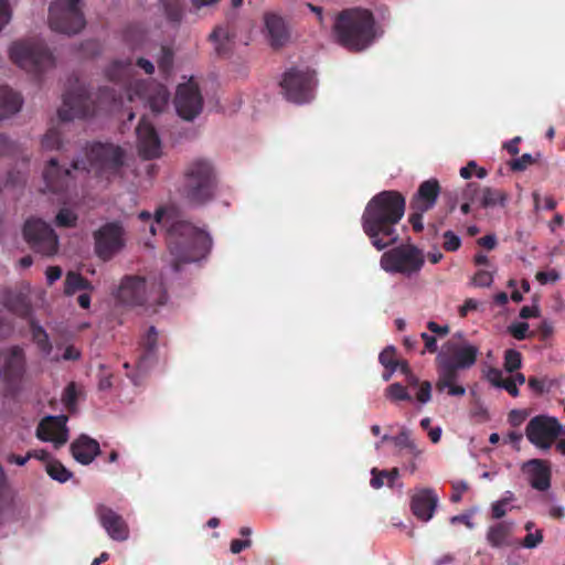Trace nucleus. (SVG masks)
I'll return each mask as SVG.
<instances>
[{"mask_svg": "<svg viewBox=\"0 0 565 565\" xmlns=\"http://www.w3.org/2000/svg\"><path fill=\"white\" fill-rule=\"evenodd\" d=\"M443 247L446 252H456L461 246V239L452 231H446L443 235Z\"/></svg>", "mask_w": 565, "mask_h": 565, "instance_id": "45", "label": "nucleus"}, {"mask_svg": "<svg viewBox=\"0 0 565 565\" xmlns=\"http://www.w3.org/2000/svg\"><path fill=\"white\" fill-rule=\"evenodd\" d=\"M124 230L118 223H107L94 233L95 252L103 260L110 259L124 247Z\"/></svg>", "mask_w": 565, "mask_h": 565, "instance_id": "18", "label": "nucleus"}, {"mask_svg": "<svg viewBox=\"0 0 565 565\" xmlns=\"http://www.w3.org/2000/svg\"><path fill=\"white\" fill-rule=\"evenodd\" d=\"M522 472L526 476L531 487L539 491H546L551 487V467L542 459H531L522 465Z\"/></svg>", "mask_w": 565, "mask_h": 565, "instance_id": "22", "label": "nucleus"}, {"mask_svg": "<svg viewBox=\"0 0 565 565\" xmlns=\"http://www.w3.org/2000/svg\"><path fill=\"white\" fill-rule=\"evenodd\" d=\"M99 452L100 448L98 441L86 435H81L71 444L72 456L82 465L90 463Z\"/></svg>", "mask_w": 565, "mask_h": 565, "instance_id": "25", "label": "nucleus"}, {"mask_svg": "<svg viewBox=\"0 0 565 565\" xmlns=\"http://www.w3.org/2000/svg\"><path fill=\"white\" fill-rule=\"evenodd\" d=\"M522 355L514 349H509L504 352V369L507 372L512 373L521 367Z\"/></svg>", "mask_w": 565, "mask_h": 565, "instance_id": "39", "label": "nucleus"}, {"mask_svg": "<svg viewBox=\"0 0 565 565\" xmlns=\"http://www.w3.org/2000/svg\"><path fill=\"white\" fill-rule=\"evenodd\" d=\"M139 154L145 159H153L161 153V142L154 127L142 117L136 128Z\"/></svg>", "mask_w": 565, "mask_h": 565, "instance_id": "20", "label": "nucleus"}, {"mask_svg": "<svg viewBox=\"0 0 565 565\" xmlns=\"http://www.w3.org/2000/svg\"><path fill=\"white\" fill-rule=\"evenodd\" d=\"M386 397L393 402L411 401L412 397L408 394L405 386L401 383L391 384L385 391Z\"/></svg>", "mask_w": 565, "mask_h": 565, "instance_id": "38", "label": "nucleus"}, {"mask_svg": "<svg viewBox=\"0 0 565 565\" xmlns=\"http://www.w3.org/2000/svg\"><path fill=\"white\" fill-rule=\"evenodd\" d=\"M426 212H419V210H411L408 221L416 233L424 230L423 216Z\"/></svg>", "mask_w": 565, "mask_h": 565, "instance_id": "52", "label": "nucleus"}, {"mask_svg": "<svg viewBox=\"0 0 565 565\" xmlns=\"http://www.w3.org/2000/svg\"><path fill=\"white\" fill-rule=\"evenodd\" d=\"M553 332H554L553 324L548 321H543L536 329V333L539 334V338L542 341H545L550 337H552Z\"/></svg>", "mask_w": 565, "mask_h": 565, "instance_id": "58", "label": "nucleus"}, {"mask_svg": "<svg viewBox=\"0 0 565 565\" xmlns=\"http://www.w3.org/2000/svg\"><path fill=\"white\" fill-rule=\"evenodd\" d=\"M533 163V157L530 153H524L520 158L511 161L510 166L513 171H523Z\"/></svg>", "mask_w": 565, "mask_h": 565, "instance_id": "50", "label": "nucleus"}, {"mask_svg": "<svg viewBox=\"0 0 565 565\" xmlns=\"http://www.w3.org/2000/svg\"><path fill=\"white\" fill-rule=\"evenodd\" d=\"M420 337L425 343L426 351L430 353L437 352V339L435 335L423 332Z\"/></svg>", "mask_w": 565, "mask_h": 565, "instance_id": "63", "label": "nucleus"}, {"mask_svg": "<svg viewBox=\"0 0 565 565\" xmlns=\"http://www.w3.org/2000/svg\"><path fill=\"white\" fill-rule=\"evenodd\" d=\"M3 305L8 310L22 318H30L32 315V306L28 297L21 292H4Z\"/></svg>", "mask_w": 565, "mask_h": 565, "instance_id": "28", "label": "nucleus"}, {"mask_svg": "<svg viewBox=\"0 0 565 565\" xmlns=\"http://www.w3.org/2000/svg\"><path fill=\"white\" fill-rule=\"evenodd\" d=\"M174 105L178 115L184 120H193L201 113L203 98L193 79L178 86Z\"/></svg>", "mask_w": 565, "mask_h": 565, "instance_id": "17", "label": "nucleus"}, {"mask_svg": "<svg viewBox=\"0 0 565 565\" xmlns=\"http://www.w3.org/2000/svg\"><path fill=\"white\" fill-rule=\"evenodd\" d=\"M438 497L433 489H419L411 498V510L420 521H429L437 508Z\"/></svg>", "mask_w": 565, "mask_h": 565, "instance_id": "24", "label": "nucleus"}, {"mask_svg": "<svg viewBox=\"0 0 565 565\" xmlns=\"http://www.w3.org/2000/svg\"><path fill=\"white\" fill-rule=\"evenodd\" d=\"M405 207L404 195L395 190L381 191L367 202L361 217L362 228L377 250L398 242L396 226L404 216Z\"/></svg>", "mask_w": 565, "mask_h": 565, "instance_id": "2", "label": "nucleus"}, {"mask_svg": "<svg viewBox=\"0 0 565 565\" xmlns=\"http://www.w3.org/2000/svg\"><path fill=\"white\" fill-rule=\"evenodd\" d=\"M24 370L25 356L23 349L15 345L0 351V382L4 384L8 393L19 387Z\"/></svg>", "mask_w": 565, "mask_h": 565, "instance_id": "15", "label": "nucleus"}, {"mask_svg": "<svg viewBox=\"0 0 565 565\" xmlns=\"http://www.w3.org/2000/svg\"><path fill=\"white\" fill-rule=\"evenodd\" d=\"M544 535L542 530H535L534 532L527 533L524 539L520 542V545L524 548L533 550L536 548L543 542Z\"/></svg>", "mask_w": 565, "mask_h": 565, "instance_id": "44", "label": "nucleus"}, {"mask_svg": "<svg viewBox=\"0 0 565 565\" xmlns=\"http://www.w3.org/2000/svg\"><path fill=\"white\" fill-rule=\"evenodd\" d=\"M30 330L32 340L39 348V350L49 355L52 352V344L49 339L46 331L33 319H30Z\"/></svg>", "mask_w": 565, "mask_h": 565, "instance_id": "32", "label": "nucleus"}, {"mask_svg": "<svg viewBox=\"0 0 565 565\" xmlns=\"http://www.w3.org/2000/svg\"><path fill=\"white\" fill-rule=\"evenodd\" d=\"M11 9L9 0H0V31L10 22Z\"/></svg>", "mask_w": 565, "mask_h": 565, "instance_id": "54", "label": "nucleus"}, {"mask_svg": "<svg viewBox=\"0 0 565 565\" xmlns=\"http://www.w3.org/2000/svg\"><path fill=\"white\" fill-rule=\"evenodd\" d=\"M444 349L445 352L436 358V390L439 393L447 392L450 396H463L466 388L458 383L459 371L468 370L476 364L479 348L467 342L459 344L448 341Z\"/></svg>", "mask_w": 565, "mask_h": 565, "instance_id": "4", "label": "nucleus"}, {"mask_svg": "<svg viewBox=\"0 0 565 565\" xmlns=\"http://www.w3.org/2000/svg\"><path fill=\"white\" fill-rule=\"evenodd\" d=\"M23 237L35 253L47 257L57 253L58 237L51 225L41 218L31 217L25 221Z\"/></svg>", "mask_w": 565, "mask_h": 565, "instance_id": "13", "label": "nucleus"}, {"mask_svg": "<svg viewBox=\"0 0 565 565\" xmlns=\"http://www.w3.org/2000/svg\"><path fill=\"white\" fill-rule=\"evenodd\" d=\"M158 343V331L156 327L151 326L148 332L140 340V348L142 353L138 359V369H142L147 360L156 352Z\"/></svg>", "mask_w": 565, "mask_h": 565, "instance_id": "30", "label": "nucleus"}, {"mask_svg": "<svg viewBox=\"0 0 565 565\" xmlns=\"http://www.w3.org/2000/svg\"><path fill=\"white\" fill-rule=\"evenodd\" d=\"M23 99L20 94L8 86H0V119H6L20 111Z\"/></svg>", "mask_w": 565, "mask_h": 565, "instance_id": "27", "label": "nucleus"}, {"mask_svg": "<svg viewBox=\"0 0 565 565\" xmlns=\"http://www.w3.org/2000/svg\"><path fill=\"white\" fill-rule=\"evenodd\" d=\"M164 214L163 209L156 211L150 232L156 234V226H167V243L172 256L171 266L174 271L180 270L181 264L198 262L210 253L212 238L206 232L183 220H177L168 224Z\"/></svg>", "mask_w": 565, "mask_h": 565, "instance_id": "3", "label": "nucleus"}, {"mask_svg": "<svg viewBox=\"0 0 565 565\" xmlns=\"http://www.w3.org/2000/svg\"><path fill=\"white\" fill-rule=\"evenodd\" d=\"M76 222L77 215L66 207L61 209L55 217V223L58 227H74Z\"/></svg>", "mask_w": 565, "mask_h": 565, "instance_id": "40", "label": "nucleus"}, {"mask_svg": "<svg viewBox=\"0 0 565 565\" xmlns=\"http://www.w3.org/2000/svg\"><path fill=\"white\" fill-rule=\"evenodd\" d=\"M9 55L14 64L35 76L55 65L52 52L39 39L13 42L10 46Z\"/></svg>", "mask_w": 565, "mask_h": 565, "instance_id": "9", "label": "nucleus"}, {"mask_svg": "<svg viewBox=\"0 0 565 565\" xmlns=\"http://www.w3.org/2000/svg\"><path fill=\"white\" fill-rule=\"evenodd\" d=\"M499 387L504 388L513 397L519 395V388L516 386L515 380L512 377L503 379Z\"/></svg>", "mask_w": 565, "mask_h": 565, "instance_id": "59", "label": "nucleus"}, {"mask_svg": "<svg viewBox=\"0 0 565 565\" xmlns=\"http://www.w3.org/2000/svg\"><path fill=\"white\" fill-rule=\"evenodd\" d=\"M481 191L478 183L469 182L462 191V199L470 202L480 201Z\"/></svg>", "mask_w": 565, "mask_h": 565, "instance_id": "47", "label": "nucleus"}, {"mask_svg": "<svg viewBox=\"0 0 565 565\" xmlns=\"http://www.w3.org/2000/svg\"><path fill=\"white\" fill-rule=\"evenodd\" d=\"M562 434V426L554 417L537 415L530 419L525 428L526 438L540 449H550Z\"/></svg>", "mask_w": 565, "mask_h": 565, "instance_id": "16", "label": "nucleus"}, {"mask_svg": "<svg viewBox=\"0 0 565 565\" xmlns=\"http://www.w3.org/2000/svg\"><path fill=\"white\" fill-rule=\"evenodd\" d=\"M534 203L536 209H545L548 211H552L556 207V201L552 196H545L543 200H541L540 195L537 193H534Z\"/></svg>", "mask_w": 565, "mask_h": 565, "instance_id": "56", "label": "nucleus"}, {"mask_svg": "<svg viewBox=\"0 0 565 565\" xmlns=\"http://www.w3.org/2000/svg\"><path fill=\"white\" fill-rule=\"evenodd\" d=\"M507 200V195L504 192L498 189L492 188H483L480 196V206L481 207H493L495 205H504Z\"/></svg>", "mask_w": 565, "mask_h": 565, "instance_id": "33", "label": "nucleus"}, {"mask_svg": "<svg viewBox=\"0 0 565 565\" xmlns=\"http://www.w3.org/2000/svg\"><path fill=\"white\" fill-rule=\"evenodd\" d=\"M478 301L472 298L466 299L463 305L459 307V316L461 318L467 317L470 311L478 309Z\"/></svg>", "mask_w": 565, "mask_h": 565, "instance_id": "62", "label": "nucleus"}, {"mask_svg": "<svg viewBox=\"0 0 565 565\" xmlns=\"http://www.w3.org/2000/svg\"><path fill=\"white\" fill-rule=\"evenodd\" d=\"M492 281V274L487 270H478L472 277V285L476 287H489Z\"/></svg>", "mask_w": 565, "mask_h": 565, "instance_id": "49", "label": "nucleus"}, {"mask_svg": "<svg viewBox=\"0 0 565 565\" xmlns=\"http://www.w3.org/2000/svg\"><path fill=\"white\" fill-rule=\"evenodd\" d=\"M125 150L114 143L93 142L84 149V154L72 160L70 167L57 159L47 161L43 179L49 191L65 193L76 186L78 174L93 173L96 178L111 181L121 175L125 166Z\"/></svg>", "mask_w": 565, "mask_h": 565, "instance_id": "1", "label": "nucleus"}, {"mask_svg": "<svg viewBox=\"0 0 565 565\" xmlns=\"http://www.w3.org/2000/svg\"><path fill=\"white\" fill-rule=\"evenodd\" d=\"M45 470L53 480L61 483H64L72 478V472L58 460H50L45 466Z\"/></svg>", "mask_w": 565, "mask_h": 565, "instance_id": "35", "label": "nucleus"}, {"mask_svg": "<svg viewBox=\"0 0 565 565\" xmlns=\"http://www.w3.org/2000/svg\"><path fill=\"white\" fill-rule=\"evenodd\" d=\"M529 324L526 322H519L509 327V332L516 340H524L527 337Z\"/></svg>", "mask_w": 565, "mask_h": 565, "instance_id": "53", "label": "nucleus"}, {"mask_svg": "<svg viewBox=\"0 0 565 565\" xmlns=\"http://www.w3.org/2000/svg\"><path fill=\"white\" fill-rule=\"evenodd\" d=\"M96 515L107 534L115 541H126L129 527L124 518L105 504L96 507Z\"/></svg>", "mask_w": 565, "mask_h": 565, "instance_id": "19", "label": "nucleus"}, {"mask_svg": "<svg viewBox=\"0 0 565 565\" xmlns=\"http://www.w3.org/2000/svg\"><path fill=\"white\" fill-rule=\"evenodd\" d=\"M61 145V132L57 128L49 129L42 138V147L45 149H60Z\"/></svg>", "mask_w": 565, "mask_h": 565, "instance_id": "42", "label": "nucleus"}, {"mask_svg": "<svg viewBox=\"0 0 565 565\" xmlns=\"http://www.w3.org/2000/svg\"><path fill=\"white\" fill-rule=\"evenodd\" d=\"M392 443L401 449H407L409 454L417 457L422 451L417 448L416 444L412 440L411 434L407 429H402L399 434L392 437Z\"/></svg>", "mask_w": 565, "mask_h": 565, "instance_id": "34", "label": "nucleus"}, {"mask_svg": "<svg viewBox=\"0 0 565 565\" xmlns=\"http://www.w3.org/2000/svg\"><path fill=\"white\" fill-rule=\"evenodd\" d=\"M92 282L79 273L68 271L64 280V294L72 296L79 290H93Z\"/></svg>", "mask_w": 565, "mask_h": 565, "instance_id": "31", "label": "nucleus"}, {"mask_svg": "<svg viewBox=\"0 0 565 565\" xmlns=\"http://www.w3.org/2000/svg\"><path fill=\"white\" fill-rule=\"evenodd\" d=\"M487 380L495 387H499L501 384L503 376L502 371L497 367H490L487 373Z\"/></svg>", "mask_w": 565, "mask_h": 565, "instance_id": "61", "label": "nucleus"}, {"mask_svg": "<svg viewBox=\"0 0 565 565\" xmlns=\"http://www.w3.org/2000/svg\"><path fill=\"white\" fill-rule=\"evenodd\" d=\"M18 146L6 134H0V156H13Z\"/></svg>", "mask_w": 565, "mask_h": 565, "instance_id": "48", "label": "nucleus"}, {"mask_svg": "<svg viewBox=\"0 0 565 565\" xmlns=\"http://www.w3.org/2000/svg\"><path fill=\"white\" fill-rule=\"evenodd\" d=\"M333 32L340 45L349 51L361 52L375 40L374 15L366 9H345L338 14Z\"/></svg>", "mask_w": 565, "mask_h": 565, "instance_id": "6", "label": "nucleus"}, {"mask_svg": "<svg viewBox=\"0 0 565 565\" xmlns=\"http://www.w3.org/2000/svg\"><path fill=\"white\" fill-rule=\"evenodd\" d=\"M216 188V173L209 160L198 158L186 166L180 192L190 204L199 206L210 202Z\"/></svg>", "mask_w": 565, "mask_h": 565, "instance_id": "7", "label": "nucleus"}, {"mask_svg": "<svg viewBox=\"0 0 565 565\" xmlns=\"http://www.w3.org/2000/svg\"><path fill=\"white\" fill-rule=\"evenodd\" d=\"M158 66H159L160 72L164 76H168L170 74L172 66H173V52L169 47H167V46L161 47V54L158 60Z\"/></svg>", "mask_w": 565, "mask_h": 565, "instance_id": "41", "label": "nucleus"}, {"mask_svg": "<svg viewBox=\"0 0 565 565\" xmlns=\"http://www.w3.org/2000/svg\"><path fill=\"white\" fill-rule=\"evenodd\" d=\"M380 363L391 373L397 371L398 359L396 358V349L393 345L386 347L379 355Z\"/></svg>", "mask_w": 565, "mask_h": 565, "instance_id": "37", "label": "nucleus"}, {"mask_svg": "<svg viewBox=\"0 0 565 565\" xmlns=\"http://www.w3.org/2000/svg\"><path fill=\"white\" fill-rule=\"evenodd\" d=\"M371 473H372V478L370 481L371 487L374 489L382 488L384 486V479H385L384 470L380 471L379 469L373 468Z\"/></svg>", "mask_w": 565, "mask_h": 565, "instance_id": "60", "label": "nucleus"}, {"mask_svg": "<svg viewBox=\"0 0 565 565\" xmlns=\"http://www.w3.org/2000/svg\"><path fill=\"white\" fill-rule=\"evenodd\" d=\"M134 64L131 60L114 61L106 70L110 82L121 84L130 102L141 100L153 113H161L168 104L170 94L162 84L148 81H132Z\"/></svg>", "mask_w": 565, "mask_h": 565, "instance_id": "5", "label": "nucleus"}, {"mask_svg": "<svg viewBox=\"0 0 565 565\" xmlns=\"http://www.w3.org/2000/svg\"><path fill=\"white\" fill-rule=\"evenodd\" d=\"M252 545V541L249 539L247 540H238V539H235L231 542V546H230V550L233 554H238L241 553L243 550L249 547Z\"/></svg>", "mask_w": 565, "mask_h": 565, "instance_id": "64", "label": "nucleus"}, {"mask_svg": "<svg viewBox=\"0 0 565 565\" xmlns=\"http://www.w3.org/2000/svg\"><path fill=\"white\" fill-rule=\"evenodd\" d=\"M452 493L450 495V501L454 503H458L461 501L462 493L466 492L469 488L466 481H455L451 484Z\"/></svg>", "mask_w": 565, "mask_h": 565, "instance_id": "51", "label": "nucleus"}, {"mask_svg": "<svg viewBox=\"0 0 565 565\" xmlns=\"http://www.w3.org/2000/svg\"><path fill=\"white\" fill-rule=\"evenodd\" d=\"M315 72L306 68H290L284 73L280 87L287 100L306 104L313 99Z\"/></svg>", "mask_w": 565, "mask_h": 565, "instance_id": "12", "label": "nucleus"}, {"mask_svg": "<svg viewBox=\"0 0 565 565\" xmlns=\"http://www.w3.org/2000/svg\"><path fill=\"white\" fill-rule=\"evenodd\" d=\"M535 278L540 284L545 285L547 282H555L558 280L559 275L556 270L537 271Z\"/></svg>", "mask_w": 565, "mask_h": 565, "instance_id": "57", "label": "nucleus"}, {"mask_svg": "<svg viewBox=\"0 0 565 565\" xmlns=\"http://www.w3.org/2000/svg\"><path fill=\"white\" fill-rule=\"evenodd\" d=\"M66 419L65 416H47L43 418L36 428L38 438L43 441H52L55 447L64 445L68 438Z\"/></svg>", "mask_w": 565, "mask_h": 565, "instance_id": "21", "label": "nucleus"}, {"mask_svg": "<svg viewBox=\"0 0 565 565\" xmlns=\"http://www.w3.org/2000/svg\"><path fill=\"white\" fill-rule=\"evenodd\" d=\"M117 298L128 306H162L168 296L162 278L148 280L139 276H126L119 286Z\"/></svg>", "mask_w": 565, "mask_h": 565, "instance_id": "8", "label": "nucleus"}, {"mask_svg": "<svg viewBox=\"0 0 565 565\" xmlns=\"http://www.w3.org/2000/svg\"><path fill=\"white\" fill-rule=\"evenodd\" d=\"M416 398L418 402L425 404L431 398V384L428 381H424L420 383L419 390L417 392Z\"/></svg>", "mask_w": 565, "mask_h": 565, "instance_id": "55", "label": "nucleus"}, {"mask_svg": "<svg viewBox=\"0 0 565 565\" xmlns=\"http://www.w3.org/2000/svg\"><path fill=\"white\" fill-rule=\"evenodd\" d=\"M95 107L88 89L76 79V85L63 95V106L58 109L61 121L86 118L94 114Z\"/></svg>", "mask_w": 565, "mask_h": 565, "instance_id": "14", "label": "nucleus"}, {"mask_svg": "<svg viewBox=\"0 0 565 565\" xmlns=\"http://www.w3.org/2000/svg\"><path fill=\"white\" fill-rule=\"evenodd\" d=\"M425 264L422 249L413 244H402L384 252L380 259L381 268L388 274L411 277L420 271Z\"/></svg>", "mask_w": 565, "mask_h": 565, "instance_id": "10", "label": "nucleus"}, {"mask_svg": "<svg viewBox=\"0 0 565 565\" xmlns=\"http://www.w3.org/2000/svg\"><path fill=\"white\" fill-rule=\"evenodd\" d=\"M164 13L169 21L179 23L183 17V9L180 0H161Z\"/></svg>", "mask_w": 565, "mask_h": 565, "instance_id": "36", "label": "nucleus"}, {"mask_svg": "<svg viewBox=\"0 0 565 565\" xmlns=\"http://www.w3.org/2000/svg\"><path fill=\"white\" fill-rule=\"evenodd\" d=\"M62 401L68 411H72L75 407L77 402V391L74 383H70L65 387Z\"/></svg>", "mask_w": 565, "mask_h": 565, "instance_id": "46", "label": "nucleus"}, {"mask_svg": "<svg viewBox=\"0 0 565 565\" xmlns=\"http://www.w3.org/2000/svg\"><path fill=\"white\" fill-rule=\"evenodd\" d=\"M510 536L511 527L504 522L497 523L487 531V542L493 548L511 546L512 542L510 541Z\"/></svg>", "mask_w": 565, "mask_h": 565, "instance_id": "29", "label": "nucleus"}, {"mask_svg": "<svg viewBox=\"0 0 565 565\" xmlns=\"http://www.w3.org/2000/svg\"><path fill=\"white\" fill-rule=\"evenodd\" d=\"M473 173H476L478 179H484L488 175V171L482 167H478L473 160L460 169V177L463 179H470Z\"/></svg>", "mask_w": 565, "mask_h": 565, "instance_id": "43", "label": "nucleus"}, {"mask_svg": "<svg viewBox=\"0 0 565 565\" xmlns=\"http://www.w3.org/2000/svg\"><path fill=\"white\" fill-rule=\"evenodd\" d=\"M81 0H55L49 8L50 28L63 34H76L86 21L79 7Z\"/></svg>", "mask_w": 565, "mask_h": 565, "instance_id": "11", "label": "nucleus"}, {"mask_svg": "<svg viewBox=\"0 0 565 565\" xmlns=\"http://www.w3.org/2000/svg\"><path fill=\"white\" fill-rule=\"evenodd\" d=\"M440 194V184L437 179H429L422 182L409 202L411 210L419 212L430 211L437 203Z\"/></svg>", "mask_w": 565, "mask_h": 565, "instance_id": "23", "label": "nucleus"}, {"mask_svg": "<svg viewBox=\"0 0 565 565\" xmlns=\"http://www.w3.org/2000/svg\"><path fill=\"white\" fill-rule=\"evenodd\" d=\"M264 21L271 46H284L289 40V31L284 19L276 13H266Z\"/></svg>", "mask_w": 565, "mask_h": 565, "instance_id": "26", "label": "nucleus"}]
</instances>
